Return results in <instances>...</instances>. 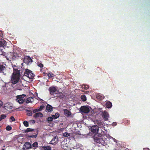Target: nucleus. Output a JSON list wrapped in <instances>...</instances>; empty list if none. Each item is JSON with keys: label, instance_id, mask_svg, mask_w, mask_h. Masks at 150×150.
Instances as JSON below:
<instances>
[{"label": "nucleus", "instance_id": "f257e3e1", "mask_svg": "<svg viewBox=\"0 0 150 150\" xmlns=\"http://www.w3.org/2000/svg\"><path fill=\"white\" fill-rule=\"evenodd\" d=\"M98 130L99 127L96 125L92 126L91 128V131L96 133L93 137L95 141L97 143L100 144L102 145H104L105 144V142L101 137L100 135H99V136L98 137Z\"/></svg>", "mask_w": 150, "mask_h": 150}, {"label": "nucleus", "instance_id": "f03ea898", "mask_svg": "<svg viewBox=\"0 0 150 150\" xmlns=\"http://www.w3.org/2000/svg\"><path fill=\"white\" fill-rule=\"evenodd\" d=\"M13 72L12 74L11 78V81L13 84H16L18 81L20 76V73L19 71L17 69H15L14 67Z\"/></svg>", "mask_w": 150, "mask_h": 150}, {"label": "nucleus", "instance_id": "7ed1b4c3", "mask_svg": "<svg viewBox=\"0 0 150 150\" xmlns=\"http://www.w3.org/2000/svg\"><path fill=\"white\" fill-rule=\"evenodd\" d=\"M24 75L30 79H33L34 78V74L31 71L28 69L25 70Z\"/></svg>", "mask_w": 150, "mask_h": 150}, {"label": "nucleus", "instance_id": "20e7f679", "mask_svg": "<svg viewBox=\"0 0 150 150\" xmlns=\"http://www.w3.org/2000/svg\"><path fill=\"white\" fill-rule=\"evenodd\" d=\"M25 96V95L24 94L17 96V98L16 100V101L20 104H22L24 101V100L23 99V98Z\"/></svg>", "mask_w": 150, "mask_h": 150}, {"label": "nucleus", "instance_id": "39448f33", "mask_svg": "<svg viewBox=\"0 0 150 150\" xmlns=\"http://www.w3.org/2000/svg\"><path fill=\"white\" fill-rule=\"evenodd\" d=\"M49 90L50 94L52 95H54V94H56L58 92V91L57 90L56 88L54 86L50 87Z\"/></svg>", "mask_w": 150, "mask_h": 150}, {"label": "nucleus", "instance_id": "423d86ee", "mask_svg": "<svg viewBox=\"0 0 150 150\" xmlns=\"http://www.w3.org/2000/svg\"><path fill=\"white\" fill-rule=\"evenodd\" d=\"M89 108L87 107L83 106L81 108V111L82 114L88 113L89 111Z\"/></svg>", "mask_w": 150, "mask_h": 150}, {"label": "nucleus", "instance_id": "0eeeda50", "mask_svg": "<svg viewBox=\"0 0 150 150\" xmlns=\"http://www.w3.org/2000/svg\"><path fill=\"white\" fill-rule=\"evenodd\" d=\"M12 104L11 103H6L4 105V108L7 110L12 109Z\"/></svg>", "mask_w": 150, "mask_h": 150}, {"label": "nucleus", "instance_id": "6e6552de", "mask_svg": "<svg viewBox=\"0 0 150 150\" xmlns=\"http://www.w3.org/2000/svg\"><path fill=\"white\" fill-rule=\"evenodd\" d=\"M103 117L105 121L108 120L109 117V115L108 113L106 111H104L103 113Z\"/></svg>", "mask_w": 150, "mask_h": 150}, {"label": "nucleus", "instance_id": "1a4fd4ad", "mask_svg": "<svg viewBox=\"0 0 150 150\" xmlns=\"http://www.w3.org/2000/svg\"><path fill=\"white\" fill-rule=\"evenodd\" d=\"M58 141V138L57 137H54L50 141V144L53 145L56 144L57 142Z\"/></svg>", "mask_w": 150, "mask_h": 150}, {"label": "nucleus", "instance_id": "9d476101", "mask_svg": "<svg viewBox=\"0 0 150 150\" xmlns=\"http://www.w3.org/2000/svg\"><path fill=\"white\" fill-rule=\"evenodd\" d=\"M32 59L31 58L29 57H25L23 61L24 63L28 64L31 62Z\"/></svg>", "mask_w": 150, "mask_h": 150}, {"label": "nucleus", "instance_id": "9b49d317", "mask_svg": "<svg viewBox=\"0 0 150 150\" xmlns=\"http://www.w3.org/2000/svg\"><path fill=\"white\" fill-rule=\"evenodd\" d=\"M46 110L49 112H51L53 110L52 107L50 105L48 104L46 107Z\"/></svg>", "mask_w": 150, "mask_h": 150}, {"label": "nucleus", "instance_id": "f8f14e48", "mask_svg": "<svg viewBox=\"0 0 150 150\" xmlns=\"http://www.w3.org/2000/svg\"><path fill=\"white\" fill-rule=\"evenodd\" d=\"M24 147L27 149H30L31 147V144L29 142H26L24 145Z\"/></svg>", "mask_w": 150, "mask_h": 150}, {"label": "nucleus", "instance_id": "ddd939ff", "mask_svg": "<svg viewBox=\"0 0 150 150\" xmlns=\"http://www.w3.org/2000/svg\"><path fill=\"white\" fill-rule=\"evenodd\" d=\"M43 116L42 114L40 112H39L35 113L34 116V117L37 118L38 117H41Z\"/></svg>", "mask_w": 150, "mask_h": 150}, {"label": "nucleus", "instance_id": "4468645a", "mask_svg": "<svg viewBox=\"0 0 150 150\" xmlns=\"http://www.w3.org/2000/svg\"><path fill=\"white\" fill-rule=\"evenodd\" d=\"M33 101V98L31 97H30L28 98L25 100L26 103H32Z\"/></svg>", "mask_w": 150, "mask_h": 150}, {"label": "nucleus", "instance_id": "2eb2a0df", "mask_svg": "<svg viewBox=\"0 0 150 150\" xmlns=\"http://www.w3.org/2000/svg\"><path fill=\"white\" fill-rule=\"evenodd\" d=\"M6 43V41L4 40L2 38L0 39V46L5 45Z\"/></svg>", "mask_w": 150, "mask_h": 150}, {"label": "nucleus", "instance_id": "dca6fc26", "mask_svg": "<svg viewBox=\"0 0 150 150\" xmlns=\"http://www.w3.org/2000/svg\"><path fill=\"white\" fill-rule=\"evenodd\" d=\"M64 111L65 114L67 116H69L71 114V112L67 110H64Z\"/></svg>", "mask_w": 150, "mask_h": 150}, {"label": "nucleus", "instance_id": "f3484780", "mask_svg": "<svg viewBox=\"0 0 150 150\" xmlns=\"http://www.w3.org/2000/svg\"><path fill=\"white\" fill-rule=\"evenodd\" d=\"M105 105L107 108H110L112 106V104L110 102H108L106 103Z\"/></svg>", "mask_w": 150, "mask_h": 150}, {"label": "nucleus", "instance_id": "a211bd4d", "mask_svg": "<svg viewBox=\"0 0 150 150\" xmlns=\"http://www.w3.org/2000/svg\"><path fill=\"white\" fill-rule=\"evenodd\" d=\"M42 149L44 150H51V148L50 146H44L42 147Z\"/></svg>", "mask_w": 150, "mask_h": 150}, {"label": "nucleus", "instance_id": "6ab92c4d", "mask_svg": "<svg viewBox=\"0 0 150 150\" xmlns=\"http://www.w3.org/2000/svg\"><path fill=\"white\" fill-rule=\"evenodd\" d=\"M96 97L98 99L100 100H102L104 98L103 96H102L101 95L99 94L97 95Z\"/></svg>", "mask_w": 150, "mask_h": 150}, {"label": "nucleus", "instance_id": "aec40b11", "mask_svg": "<svg viewBox=\"0 0 150 150\" xmlns=\"http://www.w3.org/2000/svg\"><path fill=\"white\" fill-rule=\"evenodd\" d=\"M34 130V129H31L30 128H28L27 129H26L25 130V132H32Z\"/></svg>", "mask_w": 150, "mask_h": 150}, {"label": "nucleus", "instance_id": "412c9836", "mask_svg": "<svg viewBox=\"0 0 150 150\" xmlns=\"http://www.w3.org/2000/svg\"><path fill=\"white\" fill-rule=\"evenodd\" d=\"M5 69V67L4 66L0 64V71H2L4 70Z\"/></svg>", "mask_w": 150, "mask_h": 150}, {"label": "nucleus", "instance_id": "4be33fe9", "mask_svg": "<svg viewBox=\"0 0 150 150\" xmlns=\"http://www.w3.org/2000/svg\"><path fill=\"white\" fill-rule=\"evenodd\" d=\"M97 123L98 125L100 127L103 126V125L104 123L100 121H98L97 122Z\"/></svg>", "mask_w": 150, "mask_h": 150}, {"label": "nucleus", "instance_id": "5701e85b", "mask_svg": "<svg viewBox=\"0 0 150 150\" xmlns=\"http://www.w3.org/2000/svg\"><path fill=\"white\" fill-rule=\"evenodd\" d=\"M59 116V113H56L55 115H52V117L54 119H56Z\"/></svg>", "mask_w": 150, "mask_h": 150}, {"label": "nucleus", "instance_id": "b1692460", "mask_svg": "<svg viewBox=\"0 0 150 150\" xmlns=\"http://www.w3.org/2000/svg\"><path fill=\"white\" fill-rule=\"evenodd\" d=\"M63 135L64 137H68L70 136V134L66 132L63 134Z\"/></svg>", "mask_w": 150, "mask_h": 150}, {"label": "nucleus", "instance_id": "393cba45", "mask_svg": "<svg viewBox=\"0 0 150 150\" xmlns=\"http://www.w3.org/2000/svg\"><path fill=\"white\" fill-rule=\"evenodd\" d=\"M81 99L83 100V101H85L86 100V97L85 95H82L81 97Z\"/></svg>", "mask_w": 150, "mask_h": 150}, {"label": "nucleus", "instance_id": "a878e982", "mask_svg": "<svg viewBox=\"0 0 150 150\" xmlns=\"http://www.w3.org/2000/svg\"><path fill=\"white\" fill-rule=\"evenodd\" d=\"M6 117V115H1L0 117V120H2L5 118Z\"/></svg>", "mask_w": 150, "mask_h": 150}, {"label": "nucleus", "instance_id": "bb28decb", "mask_svg": "<svg viewBox=\"0 0 150 150\" xmlns=\"http://www.w3.org/2000/svg\"><path fill=\"white\" fill-rule=\"evenodd\" d=\"M27 114L29 116L32 115V113L31 111L29 110H27Z\"/></svg>", "mask_w": 150, "mask_h": 150}, {"label": "nucleus", "instance_id": "cd10ccee", "mask_svg": "<svg viewBox=\"0 0 150 150\" xmlns=\"http://www.w3.org/2000/svg\"><path fill=\"white\" fill-rule=\"evenodd\" d=\"M23 124L26 127H28V122L26 121H25L23 122Z\"/></svg>", "mask_w": 150, "mask_h": 150}, {"label": "nucleus", "instance_id": "c85d7f7f", "mask_svg": "<svg viewBox=\"0 0 150 150\" xmlns=\"http://www.w3.org/2000/svg\"><path fill=\"white\" fill-rule=\"evenodd\" d=\"M33 146V147H37L38 146V143L37 142H35L32 144Z\"/></svg>", "mask_w": 150, "mask_h": 150}, {"label": "nucleus", "instance_id": "c756f323", "mask_svg": "<svg viewBox=\"0 0 150 150\" xmlns=\"http://www.w3.org/2000/svg\"><path fill=\"white\" fill-rule=\"evenodd\" d=\"M6 130L9 131L12 128L10 126L8 125L6 127Z\"/></svg>", "mask_w": 150, "mask_h": 150}, {"label": "nucleus", "instance_id": "7c9ffc66", "mask_svg": "<svg viewBox=\"0 0 150 150\" xmlns=\"http://www.w3.org/2000/svg\"><path fill=\"white\" fill-rule=\"evenodd\" d=\"M82 88H84V89H87L89 87L88 85H84L82 86Z\"/></svg>", "mask_w": 150, "mask_h": 150}, {"label": "nucleus", "instance_id": "2f4dec72", "mask_svg": "<svg viewBox=\"0 0 150 150\" xmlns=\"http://www.w3.org/2000/svg\"><path fill=\"white\" fill-rule=\"evenodd\" d=\"M37 64L38 65V66L39 67L41 68L43 67V64H42L41 63H40L39 62Z\"/></svg>", "mask_w": 150, "mask_h": 150}, {"label": "nucleus", "instance_id": "473e14b6", "mask_svg": "<svg viewBox=\"0 0 150 150\" xmlns=\"http://www.w3.org/2000/svg\"><path fill=\"white\" fill-rule=\"evenodd\" d=\"M47 76L48 77L50 78L53 77L54 75L51 73H48L47 74Z\"/></svg>", "mask_w": 150, "mask_h": 150}, {"label": "nucleus", "instance_id": "72a5a7b5", "mask_svg": "<svg viewBox=\"0 0 150 150\" xmlns=\"http://www.w3.org/2000/svg\"><path fill=\"white\" fill-rule=\"evenodd\" d=\"M44 106L43 105H41L40 107L38 109L39 111H41L43 108Z\"/></svg>", "mask_w": 150, "mask_h": 150}, {"label": "nucleus", "instance_id": "f704fd0d", "mask_svg": "<svg viewBox=\"0 0 150 150\" xmlns=\"http://www.w3.org/2000/svg\"><path fill=\"white\" fill-rule=\"evenodd\" d=\"M48 122L51 121L52 120L53 118L51 117H49L48 118Z\"/></svg>", "mask_w": 150, "mask_h": 150}, {"label": "nucleus", "instance_id": "c9c22d12", "mask_svg": "<svg viewBox=\"0 0 150 150\" xmlns=\"http://www.w3.org/2000/svg\"><path fill=\"white\" fill-rule=\"evenodd\" d=\"M0 36L1 38H3V32L1 30H0Z\"/></svg>", "mask_w": 150, "mask_h": 150}, {"label": "nucleus", "instance_id": "e433bc0d", "mask_svg": "<svg viewBox=\"0 0 150 150\" xmlns=\"http://www.w3.org/2000/svg\"><path fill=\"white\" fill-rule=\"evenodd\" d=\"M38 111H39L38 110V109H36L34 110H33V113H35L36 112H38Z\"/></svg>", "mask_w": 150, "mask_h": 150}, {"label": "nucleus", "instance_id": "4c0bfd02", "mask_svg": "<svg viewBox=\"0 0 150 150\" xmlns=\"http://www.w3.org/2000/svg\"><path fill=\"white\" fill-rule=\"evenodd\" d=\"M11 119L12 121H14L15 120V119L14 118V117L13 116H11Z\"/></svg>", "mask_w": 150, "mask_h": 150}, {"label": "nucleus", "instance_id": "58836bf2", "mask_svg": "<svg viewBox=\"0 0 150 150\" xmlns=\"http://www.w3.org/2000/svg\"><path fill=\"white\" fill-rule=\"evenodd\" d=\"M3 104V102L1 101L0 100V107Z\"/></svg>", "mask_w": 150, "mask_h": 150}, {"label": "nucleus", "instance_id": "ea45409f", "mask_svg": "<svg viewBox=\"0 0 150 150\" xmlns=\"http://www.w3.org/2000/svg\"><path fill=\"white\" fill-rule=\"evenodd\" d=\"M117 125V123L116 122H114L112 124V125L113 126H116Z\"/></svg>", "mask_w": 150, "mask_h": 150}, {"label": "nucleus", "instance_id": "a19ab883", "mask_svg": "<svg viewBox=\"0 0 150 150\" xmlns=\"http://www.w3.org/2000/svg\"><path fill=\"white\" fill-rule=\"evenodd\" d=\"M32 121H33V122H34V123H35V121L34 120H32Z\"/></svg>", "mask_w": 150, "mask_h": 150}, {"label": "nucleus", "instance_id": "79ce46f5", "mask_svg": "<svg viewBox=\"0 0 150 150\" xmlns=\"http://www.w3.org/2000/svg\"><path fill=\"white\" fill-rule=\"evenodd\" d=\"M14 67H16V66H14Z\"/></svg>", "mask_w": 150, "mask_h": 150}, {"label": "nucleus", "instance_id": "37998d69", "mask_svg": "<svg viewBox=\"0 0 150 150\" xmlns=\"http://www.w3.org/2000/svg\"><path fill=\"white\" fill-rule=\"evenodd\" d=\"M18 57H19V55H18Z\"/></svg>", "mask_w": 150, "mask_h": 150}]
</instances>
